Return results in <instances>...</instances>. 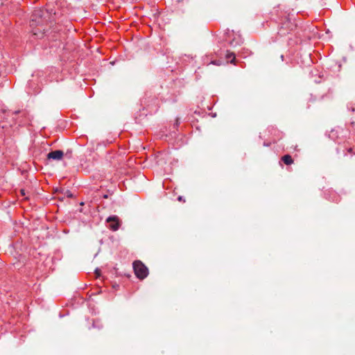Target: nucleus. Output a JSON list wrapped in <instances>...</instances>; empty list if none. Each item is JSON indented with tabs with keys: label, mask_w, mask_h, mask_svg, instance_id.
I'll use <instances>...</instances> for the list:
<instances>
[{
	"label": "nucleus",
	"mask_w": 355,
	"mask_h": 355,
	"mask_svg": "<svg viewBox=\"0 0 355 355\" xmlns=\"http://www.w3.org/2000/svg\"><path fill=\"white\" fill-rule=\"evenodd\" d=\"M281 59H282V60H284V55H283L281 56Z\"/></svg>",
	"instance_id": "obj_18"
},
{
	"label": "nucleus",
	"mask_w": 355,
	"mask_h": 355,
	"mask_svg": "<svg viewBox=\"0 0 355 355\" xmlns=\"http://www.w3.org/2000/svg\"><path fill=\"white\" fill-rule=\"evenodd\" d=\"M296 28V24L293 22L290 19L286 18L282 23L278 31V34L280 36H285Z\"/></svg>",
	"instance_id": "obj_2"
},
{
	"label": "nucleus",
	"mask_w": 355,
	"mask_h": 355,
	"mask_svg": "<svg viewBox=\"0 0 355 355\" xmlns=\"http://www.w3.org/2000/svg\"><path fill=\"white\" fill-rule=\"evenodd\" d=\"M44 15H47L46 11L42 9H36L31 15L30 26L32 28L33 35L37 37H42L46 31L44 24L46 20L44 17Z\"/></svg>",
	"instance_id": "obj_1"
},
{
	"label": "nucleus",
	"mask_w": 355,
	"mask_h": 355,
	"mask_svg": "<svg viewBox=\"0 0 355 355\" xmlns=\"http://www.w3.org/2000/svg\"><path fill=\"white\" fill-rule=\"evenodd\" d=\"M95 273H96V276H97V277H99V276H100V275H101V274H100V270H99L98 268H96V269L95 270Z\"/></svg>",
	"instance_id": "obj_13"
},
{
	"label": "nucleus",
	"mask_w": 355,
	"mask_h": 355,
	"mask_svg": "<svg viewBox=\"0 0 355 355\" xmlns=\"http://www.w3.org/2000/svg\"><path fill=\"white\" fill-rule=\"evenodd\" d=\"M133 269L135 275L139 279H145L148 275V268L141 261H134Z\"/></svg>",
	"instance_id": "obj_3"
},
{
	"label": "nucleus",
	"mask_w": 355,
	"mask_h": 355,
	"mask_svg": "<svg viewBox=\"0 0 355 355\" xmlns=\"http://www.w3.org/2000/svg\"><path fill=\"white\" fill-rule=\"evenodd\" d=\"M275 130H275L273 127H272V129H271V130H268V131H275Z\"/></svg>",
	"instance_id": "obj_16"
},
{
	"label": "nucleus",
	"mask_w": 355,
	"mask_h": 355,
	"mask_svg": "<svg viewBox=\"0 0 355 355\" xmlns=\"http://www.w3.org/2000/svg\"><path fill=\"white\" fill-rule=\"evenodd\" d=\"M243 43V39L239 35L238 37H234L230 42V44L232 46H240Z\"/></svg>",
	"instance_id": "obj_7"
},
{
	"label": "nucleus",
	"mask_w": 355,
	"mask_h": 355,
	"mask_svg": "<svg viewBox=\"0 0 355 355\" xmlns=\"http://www.w3.org/2000/svg\"><path fill=\"white\" fill-rule=\"evenodd\" d=\"M144 99H148V100H149L148 101H152L153 103H154L155 104V108L150 110V113L152 114L153 112H156L159 107L157 105V103L158 98L155 96H148V97H146Z\"/></svg>",
	"instance_id": "obj_8"
},
{
	"label": "nucleus",
	"mask_w": 355,
	"mask_h": 355,
	"mask_svg": "<svg viewBox=\"0 0 355 355\" xmlns=\"http://www.w3.org/2000/svg\"><path fill=\"white\" fill-rule=\"evenodd\" d=\"M210 64H214V65H217V66H220L222 64V61L220 60H213L210 62Z\"/></svg>",
	"instance_id": "obj_11"
},
{
	"label": "nucleus",
	"mask_w": 355,
	"mask_h": 355,
	"mask_svg": "<svg viewBox=\"0 0 355 355\" xmlns=\"http://www.w3.org/2000/svg\"><path fill=\"white\" fill-rule=\"evenodd\" d=\"M150 105H147V110H148L150 107Z\"/></svg>",
	"instance_id": "obj_19"
},
{
	"label": "nucleus",
	"mask_w": 355,
	"mask_h": 355,
	"mask_svg": "<svg viewBox=\"0 0 355 355\" xmlns=\"http://www.w3.org/2000/svg\"><path fill=\"white\" fill-rule=\"evenodd\" d=\"M178 200L179 201H184V200L182 199V196H179V197H178Z\"/></svg>",
	"instance_id": "obj_15"
},
{
	"label": "nucleus",
	"mask_w": 355,
	"mask_h": 355,
	"mask_svg": "<svg viewBox=\"0 0 355 355\" xmlns=\"http://www.w3.org/2000/svg\"><path fill=\"white\" fill-rule=\"evenodd\" d=\"M107 223H110V228L113 231H116L119 227V218L117 216H110L106 219Z\"/></svg>",
	"instance_id": "obj_4"
},
{
	"label": "nucleus",
	"mask_w": 355,
	"mask_h": 355,
	"mask_svg": "<svg viewBox=\"0 0 355 355\" xmlns=\"http://www.w3.org/2000/svg\"><path fill=\"white\" fill-rule=\"evenodd\" d=\"M103 198H108V196H107V195H104V196H103Z\"/></svg>",
	"instance_id": "obj_17"
},
{
	"label": "nucleus",
	"mask_w": 355,
	"mask_h": 355,
	"mask_svg": "<svg viewBox=\"0 0 355 355\" xmlns=\"http://www.w3.org/2000/svg\"><path fill=\"white\" fill-rule=\"evenodd\" d=\"M225 58L227 62L235 64L236 55L234 53L230 52V51H227V53L225 54Z\"/></svg>",
	"instance_id": "obj_6"
},
{
	"label": "nucleus",
	"mask_w": 355,
	"mask_h": 355,
	"mask_svg": "<svg viewBox=\"0 0 355 355\" xmlns=\"http://www.w3.org/2000/svg\"><path fill=\"white\" fill-rule=\"evenodd\" d=\"M64 156V152L60 150L51 151L47 154V159L54 160H61Z\"/></svg>",
	"instance_id": "obj_5"
},
{
	"label": "nucleus",
	"mask_w": 355,
	"mask_h": 355,
	"mask_svg": "<svg viewBox=\"0 0 355 355\" xmlns=\"http://www.w3.org/2000/svg\"><path fill=\"white\" fill-rule=\"evenodd\" d=\"M20 112H21V111H20V110H16V111H15V112H12V114H19V113H20Z\"/></svg>",
	"instance_id": "obj_14"
},
{
	"label": "nucleus",
	"mask_w": 355,
	"mask_h": 355,
	"mask_svg": "<svg viewBox=\"0 0 355 355\" xmlns=\"http://www.w3.org/2000/svg\"><path fill=\"white\" fill-rule=\"evenodd\" d=\"M20 193L22 196H26V192H25V190L21 189H20Z\"/></svg>",
	"instance_id": "obj_12"
},
{
	"label": "nucleus",
	"mask_w": 355,
	"mask_h": 355,
	"mask_svg": "<svg viewBox=\"0 0 355 355\" xmlns=\"http://www.w3.org/2000/svg\"><path fill=\"white\" fill-rule=\"evenodd\" d=\"M282 160L286 165H291L293 163V159H292L291 156L289 155H286L283 156L282 157Z\"/></svg>",
	"instance_id": "obj_9"
},
{
	"label": "nucleus",
	"mask_w": 355,
	"mask_h": 355,
	"mask_svg": "<svg viewBox=\"0 0 355 355\" xmlns=\"http://www.w3.org/2000/svg\"><path fill=\"white\" fill-rule=\"evenodd\" d=\"M181 121H180V119L179 118H176L175 120V122L173 123V132H175V130L178 131L179 130L178 129V126L180 125Z\"/></svg>",
	"instance_id": "obj_10"
}]
</instances>
